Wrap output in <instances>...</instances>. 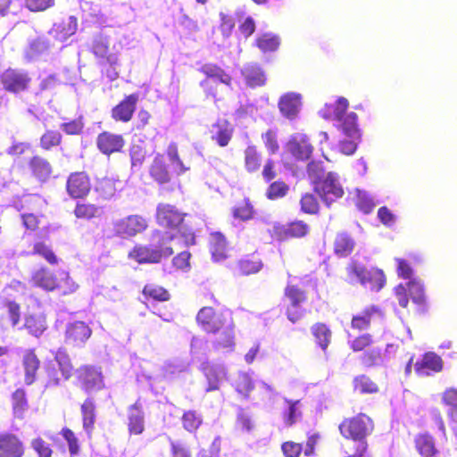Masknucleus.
<instances>
[{"mask_svg":"<svg viewBox=\"0 0 457 457\" xmlns=\"http://www.w3.org/2000/svg\"><path fill=\"white\" fill-rule=\"evenodd\" d=\"M305 300L304 293L294 286H287L285 290V301H288L287 306V318L293 323L299 320L303 315V311L300 303Z\"/></svg>","mask_w":457,"mask_h":457,"instance_id":"obj_11","label":"nucleus"},{"mask_svg":"<svg viewBox=\"0 0 457 457\" xmlns=\"http://www.w3.org/2000/svg\"><path fill=\"white\" fill-rule=\"evenodd\" d=\"M31 447L38 454V457H51L52 449L42 438H35L31 441Z\"/></svg>","mask_w":457,"mask_h":457,"instance_id":"obj_64","label":"nucleus"},{"mask_svg":"<svg viewBox=\"0 0 457 457\" xmlns=\"http://www.w3.org/2000/svg\"><path fill=\"white\" fill-rule=\"evenodd\" d=\"M91 188V180L87 173L76 171L69 175L66 182V189L71 198H86L89 195Z\"/></svg>","mask_w":457,"mask_h":457,"instance_id":"obj_6","label":"nucleus"},{"mask_svg":"<svg viewBox=\"0 0 457 457\" xmlns=\"http://www.w3.org/2000/svg\"><path fill=\"white\" fill-rule=\"evenodd\" d=\"M0 451L6 457H21L23 446L21 442L14 436H0Z\"/></svg>","mask_w":457,"mask_h":457,"instance_id":"obj_26","label":"nucleus"},{"mask_svg":"<svg viewBox=\"0 0 457 457\" xmlns=\"http://www.w3.org/2000/svg\"><path fill=\"white\" fill-rule=\"evenodd\" d=\"M90 328L83 321H75L66 328V341L74 345H83L91 336Z\"/></svg>","mask_w":457,"mask_h":457,"instance_id":"obj_18","label":"nucleus"},{"mask_svg":"<svg viewBox=\"0 0 457 457\" xmlns=\"http://www.w3.org/2000/svg\"><path fill=\"white\" fill-rule=\"evenodd\" d=\"M184 214L170 204H161L157 208V222L167 228H177L181 224Z\"/></svg>","mask_w":457,"mask_h":457,"instance_id":"obj_14","label":"nucleus"},{"mask_svg":"<svg viewBox=\"0 0 457 457\" xmlns=\"http://www.w3.org/2000/svg\"><path fill=\"white\" fill-rule=\"evenodd\" d=\"M74 212L79 219H91L99 216L102 213V210L94 204L82 202L77 204Z\"/></svg>","mask_w":457,"mask_h":457,"instance_id":"obj_39","label":"nucleus"},{"mask_svg":"<svg viewBox=\"0 0 457 457\" xmlns=\"http://www.w3.org/2000/svg\"><path fill=\"white\" fill-rule=\"evenodd\" d=\"M350 272L357 277L362 286L370 290L378 291L386 283L385 275L383 271L378 269L373 268L367 270L356 263H353V266L350 268Z\"/></svg>","mask_w":457,"mask_h":457,"instance_id":"obj_4","label":"nucleus"},{"mask_svg":"<svg viewBox=\"0 0 457 457\" xmlns=\"http://www.w3.org/2000/svg\"><path fill=\"white\" fill-rule=\"evenodd\" d=\"M268 231L270 234V237L275 240L284 241L289 239L288 224L284 225L278 222H274L270 225Z\"/></svg>","mask_w":457,"mask_h":457,"instance_id":"obj_57","label":"nucleus"},{"mask_svg":"<svg viewBox=\"0 0 457 457\" xmlns=\"http://www.w3.org/2000/svg\"><path fill=\"white\" fill-rule=\"evenodd\" d=\"M378 312V309L375 306H370L365 309L362 313L353 316L352 320V327L359 330L367 329L370 323L371 315Z\"/></svg>","mask_w":457,"mask_h":457,"instance_id":"obj_40","label":"nucleus"},{"mask_svg":"<svg viewBox=\"0 0 457 457\" xmlns=\"http://www.w3.org/2000/svg\"><path fill=\"white\" fill-rule=\"evenodd\" d=\"M354 390L361 394L375 393L378 390L377 385L365 375L358 376L353 380Z\"/></svg>","mask_w":457,"mask_h":457,"instance_id":"obj_50","label":"nucleus"},{"mask_svg":"<svg viewBox=\"0 0 457 457\" xmlns=\"http://www.w3.org/2000/svg\"><path fill=\"white\" fill-rule=\"evenodd\" d=\"M199 71L206 78L214 79L220 83L230 87L232 82L231 76L216 63L207 62L199 68Z\"/></svg>","mask_w":457,"mask_h":457,"instance_id":"obj_29","label":"nucleus"},{"mask_svg":"<svg viewBox=\"0 0 457 457\" xmlns=\"http://www.w3.org/2000/svg\"><path fill=\"white\" fill-rule=\"evenodd\" d=\"M253 213V206L248 202H241L240 204L233 210L234 218L241 220L251 219Z\"/></svg>","mask_w":457,"mask_h":457,"instance_id":"obj_63","label":"nucleus"},{"mask_svg":"<svg viewBox=\"0 0 457 457\" xmlns=\"http://www.w3.org/2000/svg\"><path fill=\"white\" fill-rule=\"evenodd\" d=\"M12 410L15 417L22 418L28 408V403L25 392L22 389H17L12 395Z\"/></svg>","mask_w":457,"mask_h":457,"instance_id":"obj_44","label":"nucleus"},{"mask_svg":"<svg viewBox=\"0 0 457 457\" xmlns=\"http://www.w3.org/2000/svg\"><path fill=\"white\" fill-rule=\"evenodd\" d=\"M210 250L214 262L223 261L227 257V244L225 237L220 232L210 236Z\"/></svg>","mask_w":457,"mask_h":457,"instance_id":"obj_32","label":"nucleus"},{"mask_svg":"<svg viewBox=\"0 0 457 457\" xmlns=\"http://www.w3.org/2000/svg\"><path fill=\"white\" fill-rule=\"evenodd\" d=\"M202 370L204 371L207 382V391L217 390L221 381L226 378L227 371L223 365H208L203 364Z\"/></svg>","mask_w":457,"mask_h":457,"instance_id":"obj_23","label":"nucleus"},{"mask_svg":"<svg viewBox=\"0 0 457 457\" xmlns=\"http://www.w3.org/2000/svg\"><path fill=\"white\" fill-rule=\"evenodd\" d=\"M33 286L46 291H53L58 287V279L55 275L46 268H40L35 270L30 278Z\"/></svg>","mask_w":457,"mask_h":457,"instance_id":"obj_22","label":"nucleus"},{"mask_svg":"<svg viewBox=\"0 0 457 457\" xmlns=\"http://www.w3.org/2000/svg\"><path fill=\"white\" fill-rule=\"evenodd\" d=\"M211 133L212 140L215 141L219 146L226 147L233 137L234 128L228 120H219L212 125Z\"/></svg>","mask_w":457,"mask_h":457,"instance_id":"obj_19","label":"nucleus"},{"mask_svg":"<svg viewBox=\"0 0 457 457\" xmlns=\"http://www.w3.org/2000/svg\"><path fill=\"white\" fill-rule=\"evenodd\" d=\"M341 121L344 132L353 138H360V131L357 127L358 117L354 112H349L343 116V119H337Z\"/></svg>","mask_w":457,"mask_h":457,"instance_id":"obj_35","label":"nucleus"},{"mask_svg":"<svg viewBox=\"0 0 457 457\" xmlns=\"http://www.w3.org/2000/svg\"><path fill=\"white\" fill-rule=\"evenodd\" d=\"M143 293L145 295L150 296L158 301H166L170 297L166 289L156 285H146L144 287Z\"/></svg>","mask_w":457,"mask_h":457,"instance_id":"obj_56","label":"nucleus"},{"mask_svg":"<svg viewBox=\"0 0 457 457\" xmlns=\"http://www.w3.org/2000/svg\"><path fill=\"white\" fill-rule=\"evenodd\" d=\"M151 177L159 184H164L170 180V175L163 154H157L149 170Z\"/></svg>","mask_w":457,"mask_h":457,"instance_id":"obj_27","label":"nucleus"},{"mask_svg":"<svg viewBox=\"0 0 457 457\" xmlns=\"http://www.w3.org/2000/svg\"><path fill=\"white\" fill-rule=\"evenodd\" d=\"M96 191L100 193V196L103 198L115 196L117 191L115 181L111 179H101L97 184Z\"/></svg>","mask_w":457,"mask_h":457,"instance_id":"obj_54","label":"nucleus"},{"mask_svg":"<svg viewBox=\"0 0 457 457\" xmlns=\"http://www.w3.org/2000/svg\"><path fill=\"white\" fill-rule=\"evenodd\" d=\"M313 189L322 200H334L341 198L344 195L339 181L330 172L325 179L315 180Z\"/></svg>","mask_w":457,"mask_h":457,"instance_id":"obj_9","label":"nucleus"},{"mask_svg":"<svg viewBox=\"0 0 457 457\" xmlns=\"http://www.w3.org/2000/svg\"><path fill=\"white\" fill-rule=\"evenodd\" d=\"M128 428L134 435H140L145 429V413L139 401L128 409Z\"/></svg>","mask_w":457,"mask_h":457,"instance_id":"obj_20","label":"nucleus"},{"mask_svg":"<svg viewBox=\"0 0 457 457\" xmlns=\"http://www.w3.org/2000/svg\"><path fill=\"white\" fill-rule=\"evenodd\" d=\"M443 369V361L440 356L435 353L429 352L423 355L420 361L414 365L416 373L420 377L429 376L431 373L441 371Z\"/></svg>","mask_w":457,"mask_h":457,"instance_id":"obj_16","label":"nucleus"},{"mask_svg":"<svg viewBox=\"0 0 457 457\" xmlns=\"http://www.w3.org/2000/svg\"><path fill=\"white\" fill-rule=\"evenodd\" d=\"M279 44V38L270 34H263L255 40L256 46L264 53L276 51Z\"/></svg>","mask_w":457,"mask_h":457,"instance_id":"obj_41","label":"nucleus"},{"mask_svg":"<svg viewBox=\"0 0 457 457\" xmlns=\"http://www.w3.org/2000/svg\"><path fill=\"white\" fill-rule=\"evenodd\" d=\"M341 434L346 438H352L356 443V451L352 457H363L367 444L362 439L373 429L371 420L360 414L351 420H345L339 427Z\"/></svg>","mask_w":457,"mask_h":457,"instance_id":"obj_2","label":"nucleus"},{"mask_svg":"<svg viewBox=\"0 0 457 457\" xmlns=\"http://www.w3.org/2000/svg\"><path fill=\"white\" fill-rule=\"evenodd\" d=\"M167 156L173 165V169L178 175H181L189 170L185 166L179 154V148L176 143H170L166 149Z\"/></svg>","mask_w":457,"mask_h":457,"instance_id":"obj_37","label":"nucleus"},{"mask_svg":"<svg viewBox=\"0 0 457 457\" xmlns=\"http://www.w3.org/2000/svg\"><path fill=\"white\" fill-rule=\"evenodd\" d=\"M256 387V383H253V378L249 373H240L237 382V390L238 393L248 396L250 392Z\"/></svg>","mask_w":457,"mask_h":457,"instance_id":"obj_52","label":"nucleus"},{"mask_svg":"<svg viewBox=\"0 0 457 457\" xmlns=\"http://www.w3.org/2000/svg\"><path fill=\"white\" fill-rule=\"evenodd\" d=\"M96 145L102 154L111 156L123 152L126 140L121 134L104 130L97 135Z\"/></svg>","mask_w":457,"mask_h":457,"instance_id":"obj_5","label":"nucleus"},{"mask_svg":"<svg viewBox=\"0 0 457 457\" xmlns=\"http://www.w3.org/2000/svg\"><path fill=\"white\" fill-rule=\"evenodd\" d=\"M4 306L6 310L8 320L12 328H15L21 320V307L14 300H3Z\"/></svg>","mask_w":457,"mask_h":457,"instance_id":"obj_48","label":"nucleus"},{"mask_svg":"<svg viewBox=\"0 0 457 457\" xmlns=\"http://www.w3.org/2000/svg\"><path fill=\"white\" fill-rule=\"evenodd\" d=\"M29 167L32 175L42 182L49 179L53 172L50 162L46 158L39 155H35L30 158Z\"/></svg>","mask_w":457,"mask_h":457,"instance_id":"obj_24","label":"nucleus"},{"mask_svg":"<svg viewBox=\"0 0 457 457\" xmlns=\"http://www.w3.org/2000/svg\"><path fill=\"white\" fill-rule=\"evenodd\" d=\"M415 447L422 457H431L436 452L434 440L428 434H420L416 436Z\"/></svg>","mask_w":457,"mask_h":457,"instance_id":"obj_34","label":"nucleus"},{"mask_svg":"<svg viewBox=\"0 0 457 457\" xmlns=\"http://www.w3.org/2000/svg\"><path fill=\"white\" fill-rule=\"evenodd\" d=\"M262 139L268 153L275 154L279 150V144L277 137V132L273 129H268L262 134Z\"/></svg>","mask_w":457,"mask_h":457,"instance_id":"obj_53","label":"nucleus"},{"mask_svg":"<svg viewBox=\"0 0 457 457\" xmlns=\"http://www.w3.org/2000/svg\"><path fill=\"white\" fill-rule=\"evenodd\" d=\"M0 82L6 92L18 95L29 90L31 78L23 70L8 68L1 73Z\"/></svg>","mask_w":457,"mask_h":457,"instance_id":"obj_3","label":"nucleus"},{"mask_svg":"<svg viewBox=\"0 0 457 457\" xmlns=\"http://www.w3.org/2000/svg\"><path fill=\"white\" fill-rule=\"evenodd\" d=\"M317 344L322 350H326L331 337L330 330L324 324H316L312 328Z\"/></svg>","mask_w":457,"mask_h":457,"instance_id":"obj_47","label":"nucleus"},{"mask_svg":"<svg viewBox=\"0 0 457 457\" xmlns=\"http://www.w3.org/2000/svg\"><path fill=\"white\" fill-rule=\"evenodd\" d=\"M176 238L177 236L170 232L156 231L153 235L151 245L135 246L129 253V257L138 263H158L162 258H168L173 254L170 243Z\"/></svg>","mask_w":457,"mask_h":457,"instance_id":"obj_1","label":"nucleus"},{"mask_svg":"<svg viewBox=\"0 0 457 457\" xmlns=\"http://www.w3.org/2000/svg\"><path fill=\"white\" fill-rule=\"evenodd\" d=\"M33 253L44 257L49 263H57V257L48 245L44 243H36L33 247Z\"/></svg>","mask_w":457,"mask_h":457,"instance_id":"obj_62","label":"nucleus"},{"mask_svg":"<svg viewBox=\"0 0 457 457\" xmlns=\"http://www.w3.org/2000/svg\"><path fill=\"white\" fill-rule=\"evenodd\" d=\"M139 101V95L133 93L125 96L111 110V117L116 122H129L137 110Z\"/></svg>","mask_w":457,"mask_h":457,"instance_id":"obj_7","label":"nucleus"},{"mask_svg":"<svg viewBox=\"0 0 457 457\" xmlns=\"http://www.w3.org/2000/svg\"><path fill=\"white\" fill-rule=\"evenodd\" d=\"M227 322L220 328L219 337L215 342L217 348L232 351L235 345L234 342V326L231 317H227Z\"/></svg>","mask_w":457,"mask_h":457,"instance_id":"obj_28","label":"nucleus"},{"mask_svg":"<svg viewBox=\"0 0 457 457\" xmlns=\"http://www.w3.org/2000/svg\"><path fill=\"white\" fill-rule=\"evenodd\" d=\"M183 428L190 432H195L203 423L202 416L195 411H187L182 416Z\"/></svg>","mask_w":457,"mask_h":457,"instance_id":"obj_46","label":"nucleus"},{"mask_svg":"<svg viewBox=\"0 0 457 457\" xmlns=\"http://www.w3.org/2000/svg\"><path fill=\"white\" fill-rule=\"evenodd\" d=\"M22 362L25 372V383L31 385L36 379L37 371L40 363L39 360L33 351L27 350L23 354Z\"/></svg>","mask_w":457,"mask_h":457,"instance_id":"obj_30","label":"nucleus"},{"mask_svg":"<svg viewBox=\"0 0 457 457\" xmlns=\"http://www.w3.org/2000/svg\"><path fill=\"white\" fill-rule=\"evenodd\" d=\"M227 317H231L228 312L215 313L211 307L202 308L196 317L202 328L208 333H216L227 322Z\"/></svg>","mask_w":457,"mask_h":457,"instance_id":"obj_8","label":"nucleus"},{"mask_svg":"<svg viewBox=\"0 0 457 457\" xmlns=\"http://www.w3.org/2000/svg\"><path fill=\"white\" fill-rule=\"evenodd\" d=\"M238 272L242 275H250L258 272L262 264L259 261L242 260L237 264Z\"/></svg>","mask_w":457,"mask_h":457,"instance_id":"obj_60","label":"nucleus"},{"mask_svg":"<svg viewBox=\"0 0 457 457\" xmlns=\"http://www.w3.org/2000/svg\"><path fill=\"white\" fill-rule=\"evenodd\" d=\"M55 0H25V6L28 10L34 12H44L52 8Z\"/></svg>","mask_w":457,"mask_h":457,"instance_id":"obj_61","label":"nucleus"},{"mask_svg":"<svg viewBox=\"0 0 457 457\" xmlns=\"http://www.w3.org/2000/svg\"><path fill=\"white\" fill-rule=\"evenodd\" d=\"M381 352L378 348H371L361 356V363L366 367H372L382 363Z\"/></svg>","mask_w":457,"mask_h":457,"instance_id":"obj_55","label":"nucleus"},{"mask_svg":"<svg viewBox=\"0 0 457 457\" xmlns=\"http://www.w3.org/2000/svg\"><path fill=\"white\" fill-rule=\"evenodd\" d=\"M407 291L414 303H421L424 301L423 285L420 280L413 279L407 284V287L402 284L395 287V294L402 307L405 308L408 305Z\"/></svg>","mask_w":457,"mask_h":457,"instance_id":"obj_13","label":"nucleus"},{"mask_svg":"<svg viewBox=\"0 0 457 457\" xmlns=\"http://www.w3.org/2000/svg\"><path fill=\"white\" fill-rule=\"evenodd\" d=\"M243 76L246 84L251 87H262L266 78L262 70L255 64H248L243 70Z\"/></svg>","mask_w":457,"mask_h":457,"instance_id":"obj_33","label":"nucleus"},{"mask_svg":"<svg viewBox=\"0 0 457 457\" xmlns=\"http://www.w3.org/2000/svg\"><path fill=\"white\" fill-rule=\"evenodd\" d=\"M79 379L87 391L100 390L104 387L102 372L96 367H82L79 370Z\"/></svg>","mask_w":457,"mask_h":457,"instance_id":"obj_17","label":"nucleus"},{"mask_svg":"<svg viewBox=\"0 0 457 457\" xmlns=\"http://www.w3.org/2000/svg\"><path fill=\"white\" fill-rule=\"evenodd\" d=\"M278 109L286 118L295 119L301 106V96L295 93H287L278 101Z\"/></svg>","mask_w":457,"mask_h":457,"instance_id":"obj_21","label":"nucleus"},{"mask_svg":"<svg viewBox=\"0 0 457 457\" xmlns=\"http://www.w3.org/2000/svg\"><path fill=\"white\" fill-rule=\"evenodd\" d=\"M288 152L297 160H308L312 152L313 146L309 142V139L304 135H298L292 137L287 142Z\"/></svg>","mask_w":457,"mask_h":457,"instance_id":"obj_15","label":"nucleus"},{"mask_svg":"<svg viewBox=\"0 0 457 457\" xmlns=\"http://www.w3.org/2000/svg\"><path fill=\"white\" fill-rule=\"evenodd\" d=\"M24 328L34 337H40L47 328L46 316L43 313H31L25 317Z\"/></svg>","mask_w":457,"mask_h":457,"instance_id":"obj_31","label":"nucleus"},{"mask_svg":"<svg viewBox=\"0 0 457 457\" xmlns=\"http://www.w3.org/2000/svg\"><path fill=\"white\" fill-rule=\"evenodd\" d=\"M354 242L346 234H338L335 241V252L340 256L348 255L353 249Z\"/></svg>","mask_w":457,"mask_h":457,"instance_id":"obj_42","label":"nucleus"},{"mask_svg":"<svg viewBox=\"0 0 457 457\" xmlns=\"http://www.w3.org/2000/svg\"><path fill=\"white\" fill-rule=\"evenodd\" d=\"M91 52L101 65L115 66L118 64V55L112 52L107 37L103 35L95 37L91 45Z\"/></svg>","mask_w":457,"mask_h":457,"instance_id":"obj_10","label":"nucleus"},{"mask_svg":"<svg viewBox=\"0 0 457 457\" xmlns=\"http://www.w3.org/2000/svg\"><path fill=\"white\" fill-rule=\"evenodd\" d=\"M83 428L87 434L93 430L95 424V404L91 399H87L81 406Z\"/></svg>","mask_w":457,"mask_h":457,"instance_id":"obj_36","label":"nucleus"},{"mask_svg":"<svg viewBox=\"0 0 457 457\" xmlns=\"http://www.w3.org/2000/svg\"><path fill=\"white\" fill-rule=\"evenodd\" d=\"M289 192V186L283 180L278 179L270 184L266 190L269 199L284 198Z\"/></svg>","mask_w":457,"mask_h":457,"instance_id":"obj_45","label":"nucleus"},{"mask_svg":"<svg viewBox=\"0 0 457 457\" xmlns=\"http://www.w3.org/2000/svg\"><path fill=\"white\" fill-rule=\"evenodd\" d=\"M62 134L58 130L47 129L40 137V146L44 150H50L62 143Z\"/></svg>","mask_w":457,"mask_h":457,"instance_id":"obj_43","label":"nucleus"},{"mask_svg":"<svg viewBox=\"0 0 457 457\" xmlns=\"http://www.w3.org/2000/svg\"><path fill=\"white\" fill-rule=\"evenodd\" d=\"M285 402L288 405V409L283 414L284 423L287 426H292L301 417V403L299 400H289L285 398Z\"/></svg>","mask_w":457,"mask_h":457,"instance_id":"obj_38","label":"nucleus"},{"mask_svg":"<svg viewBox=\"0 0 457 457\" xmlns=\"http://www.w3.org/2000/svg\"><path fill=\"white\" fill-rule=\"evenodd\" d=\"M55 361L58 364L62 378L68 379L71 376L72 366L67 353L62 350H59L55 354Z\"/></svg>","mask_w":457,"mask_h":457,"instance_id":"obj_51","label":"nucleus"},{"mask_svg":"<svg viewBox=\"0 0 457 457\" xmlns=\"http://www.w3.org/2000/svg\"><path fill=\"white\" fill-rule=\"evenodd\" d=\"M60 282H58V287L64 295L72 294L77 291L79 285L68 275L66 272L60 274Z\"/></svg>","mask_w":457,"mask_h":457,"instance_id":"obj_58","label":"nucleus"},{"mask_svg":"<svg viewBox=\"0 0 457 457\" xmlns=\"http://www.w3.org/2000/svg\"><path fill=\"white\" fill-rule=\"evenodd\" d=\"M262 163V153L254 145H248L244 150V167L248 173H257Z\"/></svg>","mask_w":457,"mask_h":457,"instance_id":"obj_25","label":"nucleus"},{"mask_svg":"<svg viewBox=\"0 0 457 457\" xmlns=\"http://www.w3.org/2000/svg\"><path fill=\"white\" fill-rule=\"evenodd\" d=\"M147 228L146 220L138 215H130L117 221L114 225L116 233L122 237H134Z\"/></svg>","mask_w":457,"mask_h":457,"instance_id":"obj_12","label":"nucleus"},{"mask_svg":"<svg viewBox=\"0 0 457 457\" xmlns=\"http://www.w3.org/2000/svg\"><path fill=\"white\" fill-rule=\"evenodd\" d=\"M26 292V286L18 281L12 280L8 286H6L2 292L3 300L5 299H16L19 295H23Z\"/></svg>","mask_w":457,"mask_h":457,"instance_id":"obj_49","label":"nucleus"},{"mask_svg":"<svg viewBox=\"0 0 457 457\" xmlns=\"http://www.w3.org/2000/svg\"><path fill=\"white\" fill-rule=\"evenodd\" d=\"M61 129L64 133L71 136L79 135L84 129V122L81 118H78L68 122L61 124Z\"/></svg>","mask_w":457,"mask_h":457,"instance_id":"obj_59","label":"nucleus"}]
</instances>
